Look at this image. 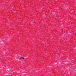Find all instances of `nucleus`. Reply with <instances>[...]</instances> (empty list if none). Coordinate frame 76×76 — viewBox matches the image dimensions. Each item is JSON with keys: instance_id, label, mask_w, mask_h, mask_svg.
<instances>
[{"instance_id": "obj_1", "label": "nucleus", "mask_w": 76, "mask_h": 76, "mask_svg": "<svg viewBox=\"0 0 76 76\" xmlns=\"http://www.w3.org/2000/svg\"><path fill=\"white\" fill-rule=\"evenodd\" d=\"M21 58H23V60H24V59H25V58H23L22 57H21Z\"/></svg>"}, {"instance_id": "obj_2", "label": "nucleus", "mask_w": 76, "mask_h": 76, "mask_svg": "<svg viewBox=\"0 0 76 76\" xmlns=\"http://www.w3.org/2000/svg\"><path fill=\"white\" fill-rule=\"evenodd\" d=\"M21 58H22V57H21V58H19V59H21Z\"/></svg>"}]
</instances>
